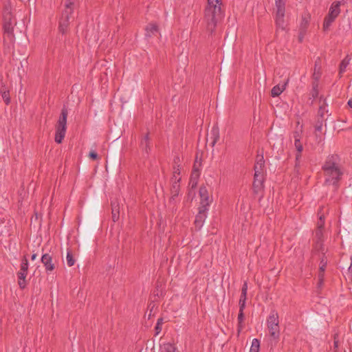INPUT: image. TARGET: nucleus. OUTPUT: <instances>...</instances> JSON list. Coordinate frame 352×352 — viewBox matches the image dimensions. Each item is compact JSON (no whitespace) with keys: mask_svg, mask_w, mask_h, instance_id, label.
Instances as JSON below:
<instances>
[{"mask_svg":"<svg viewBox=\"0 0 352 352\" xmlns=\"http://www.w3.org/2000/svg\"><path fill=\"white\" fill-rule=\"evenodd\" d=\"M322 170L324 173V183L338 186L344 175L340 156L335 153L329 155L322 166Z\"/></svg>","mask_w":352,"mask_h":352,"instance_id":"1","label":"nucleus"},{"mask_svg":"<svg viewBox=\"0 0 352 352\" xmlns=\"http://www.w3.org/2000/svg\"><path fill=\"white\" fill-rule=\"evenodd\" d=\"M100 201L98 197L91 198L85 208L82 226L86 230H94L98 226Z\"/></svg>","mask_w":352,"mask_h":352,"instance_id":"2","label":"nucleus"},{"mask_svg":"<svg viewBox=\"0 0 352 352\" xmlns=\"http://www.w3.org/2000/svg\"><path fill=\"white\" fill-rule=\"evenodd\" d=\"M12 4L10 0L3 3L2 9V30L3 34L6 35L12 41H14V26L16 25V19L12 13Z\"/></svg>","mask_w":352,"mask_h":352,"instance_id":"3","label":"nucleus"},{"mask_svg":"<svg viewBox=\"0 0 352 352\" xmlns=\"http://www.w3.org/2000/svg\"><path fill=\"white\" fill-rule=\"evenodd\" d=\"M222 0H208V5L205 9V18L207 20L208 28L211 32L216 28L217 19L221 14Z\"/></svg>","mask_w":352,"mask_h":352,"instance_id":"4","label":"nucleus"},{"mask_svg":"<svg viewBox=\"0 0 352 352\" xmlns=\"http://www.w3.org/2000/svg\"><path fill=\"white\" fill-rule=\"evenodd\" d=\"M68 111L67 108L64 105L61 109V112L55 126V138L54 140L57 144H61L65 136L67 130V118Z\"/></svg>","mask_w":352,"mask_h":352,"instance_id":"5","label":"nucleus"},{"mask_svg":"<svg viewBox=\"0 0 352 352\" xmlns=\"http://www.w3.org/2000/svg\"><path fill=\"white\" fill-rule=\"evenodd\" d=\"M267 327L270 336L275 340L280 337V327L278 314L276 311H272L267 318Z\"/></svg>","mask_w":352,"mask_h":352,"instance_id":"6","label":"nucleus"},{"mask_svg":"<svg viewBox=\"0 0 352 352\" xmlns=\"http://www.w3.org/2000/svg\"><path fill=\"white\" fill-rule=\"evenodd\" d=\"M28 260L27 254L24 255L21 261L20 270L16 273L18 278V285L21 289H24L28 285V280H26L28 274Z\"/></svg>","mask_w":352,"mask_h":352,"instance_id":"7","label":"nucleus"},{"mask_svg":"<svg viewBox=\"0 0 352 352\" xmlns=\"http://www.w3.org/2000/svg\"><path fill=\"white\" fill-rule=\"evenodd\" d=\"M72 14V12H69L67 10H63L62 12L61 17L59 20L58 30L63 34L67 32Z\"/></svg>","mask_w":352,"mask_h":352,"instance_id":"8","label":"nucleus"},{"mask_svg":"<svg viewBox=\"0 0 352 352\" xmlns=\"http://www.w3.org/2000/svg\"><path fill=\"white\" fill-rule=\"evenodd\" d=\"M200 196V206L201 208H208L212 202V199L210 198L208 189L205 186H201L199 190Z\"/></svg>","mask_w":352,"mask_h":352,"instance_id":"9","label":"nucleus"},{"mask_svg":"<svg viewBox=\"0 0 352 352\" xmlns=\"http://www.w3.org/2000/svg\"><path fill=\"white\" fill-rule=\"evenodd\" d=\"M199 212L195 216V219L194 221L195 226L197 230H200L207 218L208 208H199Z\"/></svg>","mask_w":352,"mask_h":352,"instance_id":"10","label":"nucleus"},{"mask_svg":"<svg viewBox=\"0 0 352 352\" xmlns=\"http://www.w3.org/2000/svg\"><path fill=\"white\" fill-rule=\"evenodd\" d=\"M265 176L254 175L252 184L253 192L255 195L262 194L264 190Z\"/></svg>","mask_w":352,"mask_h":352,"instance_id":"11","label":"nucleus"},{"mask_svg":"<svg viewBox=\"0 0 352 352\" xmlns=\"http://www.w3.org/2000/svg\"><path fill=\"white\" fill-rule=\"evenodd\" d=\"M254 175L265 176V160L263 155H258L254 166Z\"/></svg>","mask_w":352,"mask_h":352,"instance_id":"12","label":"nucleus"},{"mask_svg":"<svg viewBox=\"0 0 352 352\" xmlns=\"http://www.w3.org/2000/svg\"><path fill=\"white\" fill-rule=\"evenodd\" d=\"M285 9L276 10V25L277 31L278 30H286V23L285 21Z\"/></svg>","mask_w":352,"mask_h":352,"instance_id":"13","label":"nucleus"},{"mask_svg":"<svg viewBox=\"0 0 352 352\" xmlns=\"http://www.w3.org/2000/svg\"><path fill=\"white\" fill-rule=\"evenodd\" d=\"M52 256L48 253L43 254L41 256V261L47 274L55 270V264L52 262Z\"/></svg>","mask_w":352,"mask_h":352,"instance_id":"14","label":"nucleus"},{"mask_svg":"<svg viewBox=\"0 0 352 352\" xmlns=\"http://www.w3.org/2000/svg\"><path fill=\"white\" fill-rule=\"evenodd\" d=\"M12 225L10 220H0V236H10L12 232Z\"/></svg>","mask_w":352,"mask_h":352,"instance_id":"15","label":"nucleus"},{"mask_svg":"<svg viewBox=\"0 0 352 352\" xmlns=\"http://www.w3.org/2000/svg\"><path fill=\"white\" fill-rule=\"evenodd\" d=\"M289 81V78H287V80L284 82L282 85H275L271 91V96L274 98L280 96L283 91L286 89V87Z\"/></svg>","mask_w":352,"mask_h":352,"instance_id":"16","label":"nucleus"},{"mask_svg":"<svg viewBox=\"0 0 352 352\" xmlns=\"http://www.w3.org/2000/svg\"><path fill=\"white\" fill-rule=\"evenodd\" d=\"M210 145L212 147L214 146L216 143L219 140V129L217 126H214L211 129L210 133Z\"/></svg>","mask_w":352,"mask_h":352,"instance_id":"17","label":"nucleus"},{"mask_svg":"<svg viewBox=\"0 0 352 352\" xmlns=\"http://www.w3.org/2000/svg\"><path fill=\"white\" fill-rule=\"evenodd\" d=\"M340 1L333 2L329 8L328 14L337 18L340 13Z\"/></svg>","mask_w":352,"mask_h":352,"instance_id":"18","label":"nucleus"},{"mask_svg":"<svg viewBox=\"0 0 352 352\" xmlns=\"http://www.w3.org/2000/svg\"><path fill=\"white\" fill-rule=\"evenodd\" d=\"M140 147L143 151L146 153H148L151 148H150V140L148 133L146 134L144 137L142 139L140 142Z\"/></svg>","mask_w":352,"mask_h":352,"instance_id":"19","label":"nucleus"},{"mask_svg":"<svg viewBox=\"0 0 352 352\" xmlns=\"http://www.w3.org/2000/svg\"><path fill=\"white\" fill-rule=\"evenodd\" d=\"M158 32L159 28L155 23H149L146 28V36L151 37Z\"/></svg>","mask_w":352,"mask_h":352,"instance_id":"20","label":"nucleus"},{"mask_svg":"<svg viewBox=\"0 0 352 352\" xmlns=\"http://www.w3.org/2000/svg\"><path fill=\"white\" fill-rule=\"evenodd\" d=\"M336 17L328 14L324 19L323 30L324 31L328 30L329 27L331 25L332 23L336 20Z\"/></svg>","mask_w":352,"mask_h":352,"instance_id":"21","label":"nucleus"},{"mask_svg":"<svg viewBox=\"0 0 352 352\" xmlns=\"http://www.w3.org/2000/svg\"><path fill=\"white\" fill-rule=\"evenodd\" d=\"M309 16L305 15L302 16L301 22L300 25V29L301 33H305L309 23Z\"/></svg>","mask_w":352,"mask_h":352,"instance_id":"22","label":"nucleus"},{"mask_svg":"<svg viewBox=\"0 0 352 352\" xmlns=\"http://www.w3.org/2000/svg\"><path fill=\"white\" fill-rule=\"evenodd\" d=\"M351 58L349 55H346L345 58L341 61L340 65V74H342L346 71L347 66L349 65Z\"/></svg>","mask_w":352,"mask_h":352,"instance_id":"23","label":"nucleus"},{"mask_svg":"<svg viewBox=\"0 0 352 352\" xmlns=\"http://www.w3.org/2000/svg\"><path fill=\"white\" fill-rule=\"evenodd\" d=\"M162 349L165 352H179L176 345L171 342L164 343Z\"/></svg>","mask_w":352,"mask_h":352,"instance_id":"24","label":"nucleus"},{"mask_svg":"<svg viewBox=\"0 0 352 352\" xmlns=\"http://www.w3.org/2000/svg\"><path fill=\"white\" fill-rule=\"evenodd\" d=\"M260 341L257 338H254L252 341L250 352H259Z\"/></svg>","mask_w":352,"mask_h":352,"instance_id":"25","label":"nucleus"},{"mask_svg":"<svg viewBox=\"0 0 352 352\" xmlns=\"http://www.w3.org/2000/svg\"><path fill=\"white\" fill-rule=\"evenodd\" d=\"M66 259L69 267H72L75 264L76 260L71 250L67 251Z\"/></svg>","mask_w":352,"mask_h":352,"instance_id":"26","label":"nucleus"},{"mask_svg":"<svg viewBox=\"0 0 352 352\" xmlns=\"http://www.w3.org/2000/svg\"><path fill=\"white\" fill-rule=\"evenodd\" d=\"M77 0H66L64 10H67L69 12H74V3Z\"/></svg>","mask_w":352,"mask_h":352,"instance_id":"27","label":"nucleus"},{"mask_svg":"<svg viewBox=\"0 0 352 352\" xmlns=\"http://www.w3.org/2000/svg\"><path fill=\"white\" fill-rule=\"evenodd\" d=\"M238 333H239L243 328L242 323L244 320V314L243 311H239L238 314Z\"/></svg>","mask_w":352,"mask_h":352,"instance_id":"28","label":"nucleus"},{"mask_svg":"<svg viewBox=\"0 0 352 352\" xmlns=\"http://www.w3.org/2000/svg\"><path fill=\"white\" fill-rule=\"evenodd\" d=\"M1 95L2 99L4 101L5 104L6 105L10 104L11 102L10 91H7V92L3 91V94H1Z\"/></svg>","mask_w":352,"mask_h":352,"instance_id":"29","label":"nucleus"},{"mask_svg":"<svg viewBox=\"0 0 352 352\" xmlns=\"http://www.w3.org/2000/svg\"><path fill=\"white\" fill-rule=\"evenodd\" d=\"M276 10L285 9L286 0H274Z\"/></svg>","mask_w":352,"mask_h":352,"instance_id":"30","label":"nucleus"},{"mask_svg":"<svg viewBox=\"0 0 352 352\" xmlns=\"http://www.w3.org/2000/svg\"><path fill=\"white\" fill-rule=\"evenodd\" d=\"M294 146L298 153H302L303 150V146L302 144L300 142V140H296L294 141Z\"/></svg>","mask_w":352,"mask_h":352,"instance_id":"31","label":"nucleus"},{"mask_svg":"<svg viewBox=\"0 0 352 352\" xmlns=\"http://www.w3.org/2000/svg\"><path fill=\"white\" fill-rule=\"evenodd\" d=\"M326 266H327V261H325L323 258L320 261V272L319 273H322L324 274V270H325V268H326Z\"/></svg>","mask_w":352,"mask_h":352,"instance_id":"32","label":"nucleus"},{"mask_svg":"<svg viewBox=\"0 0 352 352\" xmlns=\"http://www.w3.org/2000/svg\"><path fill=\"white\" fill-rule=\"evenodd\" d=\"M89 157L93 160H97L98 159V155L95 151H91L89 153Z\"/></svg>","mask_w":352,"mask_h":352,"instance_id":"33","label":"nucleus"},{"mask_svg":"<svg viewBox=\"0 0 352 352\" xmlns=\"http://www.w3.org/2000/svg\"><path fill=\"white\" fill-rule=\"evenodd\" d=\"M1 85L0 87V94H3V91H9V89L6 86V85L3 83V82L1 81Z\"/></svg>","mask_w":352,"mask_h":352,"instance_id":"34","label":"nucleus"},{"mask_svg":"<svg viewBox=\"0 0 352 352\" xmlns=\"http://www.w3.org/2000/svg\"><path fill=\"white\" fill-rule=\"evenodd\" d=\"M324 281V274L318 273V287H321Z\"/></svg>","mask_w":352,"mask_h":352,"instance_id":"35","label":"nucleus"},{"mask_svg":"<svg viewBox=\"0 0 352 352\" xmlns=\"http://www.w3.org/2000/svg\"><path fill=\"white\" fill-rule=\"evenodd\" d=\"M293 137H294V141H295L296 140H300V138H301V134H300V133L299 131H294V132L293 133Z\"/></svg>","mask_w":352,"mask_h":352,"instance_id":"36","label":"nucleus"},{"mask_svg":"<svg viewBox=\"0 0 352 352\" xmlns=\"http://www.w3.org/2000/svg\"><path fill=\"white\" fill-rule=\"evenodd\" d=\"M241 293H243L244 294L248 293V283H247V281H245L243 283V285L242 289H241Z\"/></svg>","mask_w":352,"mask_h":352,"instance_id":"37","label":"nucleus"},{"mask_svg":"<svg viewBox=\"0 0 352 352\" xmlns=\"http://www.w3.org/2000/svg\"><path fill=\"white\" fill-rule=\"evenodd\" d=\"M155 336H157L162 331V326L156 324L155 327Z\"/></svg>","mask_w":352,"mask_h":352,"instance_id":"38","label":"nucleus"},{"mask_svg":"<svg viewBox=\"0 0 352 352\" xmlns=\"http://www.w3.org/2000/svg\"><path fill=\"white\" fill-rule=\"evenodd\" d=\"M317 87H318L317 84L314 85V86H313V97L314 98L317 97V96H318V92Z\"/></svg>","mask_w":352,"mask_h":352,"instance_id":"39","label":"nucleus"},{"mask_svg":"<svg viewBox=\"0 0 352 352\" xmlns=\"http://www.w3.org/2000/svg\"><path fill=\"white\" fill-rule=\"evenodd\" d=\"M245 302H239V311H243L245 307Z\"/></svg>","mask_w":352,"mask_h":352,"instance_id":"40","label":"nucleus"},{"mask_svg":"<svg viewBox=\"0 0 352 352\" xmlns=\"http://www.w3.org/2000/svg\"><path fill=\"white\" fill-rule=\"evenodd\" d=\"M316 236L318 237V239H320V238L322 237V230L321 229H318L316 231Z\"/></svg>","mask_w":352,"mask_h":352,"instance_id":"41","label":"nucleus"},{"mask_svg":"<svg viewBox=\"0 0 352 352\" xmlns=\"http://www.w3.org/2000/svg\"><path fill=\"white\" fill-rule=\"evenodd\" d=\"M179 186L177 182H175V184L173 185V188L174 189L175 192V195H177L179 191Z\"/></svg>","mask_w":352,"mask_h":352,"instance_id":"42","label":"nucleus"},{"mask_svg":"<svg viewBox=\"0 0 352 352\" xmlns=\"http://www.w3.org/2000/svg\"><path fill=\"white\" fill-rule=\"evenodd\" d=\"M247 300V294H241L239 301L241 302H246Z\"/></svg>","mask_w":352,"mask_h":352,"instance_id":"43","label":"nucleus"},{"mask_svg":"<svg viewBox=\"0 0 352 352\" xmlns=\"http://www.w3.org/2000/svg\"><path fill=\"white\" fill-rule=\"evenodd\" d=\"M322 127V122H320L316 125L315 129L316 131H321Z\"/></svg>","mask_w":352,"mask_h":352,"instance_id":"44","label":"nucleus"},{"mask_svg":"<svg viewBox=\"0 0 352 352\" xmlns=\"http://www.w3.org/2000/svg\"><path fill=\"white\" fill-rule=\"evenodd\" d=\"M348 278L352 282V268L348 269V273H347Z\"/></svg>","mask_w":352,"mask_h":352,"instance_id":"45","label":"nucleus"},{"mask_svg":"<svg viewBox=\"0 0 352 352\" xmlns=\"http://www.w3.org/2000/svg\"><path fill=\"white\" fill-rule=\"evenodd\" d=\"M324 226V221H318V229L322 230Z\"/></svg>","mask_w":352,"mask_h":352,"instance_id":"46","label":"nucleus"},{"mask_svg":"<svg viewBox=\"0 0 352 352\" xmlns=\"http://www.w3.org/2000/svg\"><path fill=\"white\" fill-rule=\"evenodd\" d=\"M39 217V214L36 211H34V215L31 218V221H33V219L34 218L35 220H37Z\"/></svg>","mask_w":352,"mask_h":352,"instance_id":"47","label":"nucleus"},{"mask_svg":"<svg viewBox=\"0 0 352 352\" xmlns=\"http://www.w3.org/2000/svg\"><path fill=\"white\" fill-rule=\"evenodd\" d=\"M163 323H164L163 318H160L157 319L156 324L162 326Z\"/></svg>","mask_w":352,"mask_h":352,"instance_id":"48","label":"nucleus"},{"mask_svg":"<svg viewBox=\"0 0 352 352\" xmlns=\"http://www.w3.org/2000/svg\"><path fill=\"white\" fill-rule=\"evenodd\" d=\"M111 219L113 221H116L118 219V217L116 216V214H113V211L111 212Z\"/></svg>","mask_w":352,"mask_h":352,"instance_id":"49","label":"nucleus"},{"mask_svg":"<svg viewBox=\"0 0 352 352\" xmlns=\"http://www.w3.org/2000/svg\"><path fill=\"white\" fill-rule=\"evenodd\" d=\"M301 157V153H298L296 155V160L299 161Z\"/></svg>","mask_w":352,"mask_h":352,"instance_id":"50","label":"nucleus"},{"mask_svg":"<svg viewBox=\"0 0 352 352\" xmlns=\"http://www.w3.org/2000/svg\"><path fill=\"white\" fill-rule=\"evenodd\" d=\"M36 258H37V254L34 253V254H32V255L31 256V260L34 261Z\"/></svg>","mask_w":352,"mask_h":352,"instance_id":"51","label":"nucleus"},{"mask_svg":"<svg viewBox=\"0 0 352 352\" xmlns=\"http://www.w3.org/2000/svg\"><path fill=\"white\" fill-rule=\"evenodd\" d=\"M348 105L352 108V99H350L349 101H348Z\"/></svg>","mask_w":352,"mask_h":352,"instance_id":"52","label":"nucleus"},{"mask_svg":"<svg viewBox=\"0 0 352 352\" xmlns=\"http://www.w3.org/2000/svg\"><path fill=\"white\" fill-rule=\"evenodd\" d=\"M319 221H324V218L322 216H320L319 218Z\"/></svg>","mask_w":352,"mask_h":352,"instance_id":"53","label":"nucleus"},{"mask_svg":"<svg viewBox=\"0 0 352 352\" xmlns=\"http://www.w3.org/2000/svg\"><path fill=\"white\" fill-rule=\"evenodd\" d=\"M349 268H352V256H351V265L349 266Z\"/></svg>","mask_w":352,"mask_h":352,"instance_id":"54","label":"nucleus"},{"mask_svg":"<svg viewBox=\"0 0 352 352\" xmlns=\"http://www.w3.org/2000/svg\"><path fill=\"white\" fill-rule=\"evenodd\" d=\"M334 345H335L336 347H337L338 346V342L335 341L334 342Z\"/></svg>","mask_w":352,"mask_h":352,"instance_id":"55","label":"nucleus"}]
</instances>
